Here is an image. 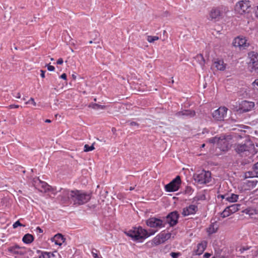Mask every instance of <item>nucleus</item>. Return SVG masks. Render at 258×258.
Here are the masks:
<instances>
[{
	"label": "nucleus",
	"mask_w": 258,
	"mask_h": 258,
	"mask_svg": "<svg viewBox=\"0 0 258 258\" xmlns=\"http://www.w3.org/2000/svg\"><path fill=\"white\" fill-rule=\"evenodd\" d=\"M244 212L249 216V217L253 219L258 218V210L254 209L248 208L244 210Z\"/></svg>",
	"instance_id": "aec40b11"
},
{
	"label": "nucleus",
	"mask_w": 258,
	"mask_h": 258,
	"mask_svg": "<svg viewBox=\"0 0 258 258\" xmlns=\"http://www.w3.org/2000/svg\"><path fill=\"white\" fill-rule=\"evenodd\" d=\"M93 108L94 109L100 108L103 109H105L106 107L104 105H99L98 104L95 103L93 105Z\"/></svg>",
	"instance_id": "72a5a7b5"
},
{
	"label": "nucleus",
	"mask_w": 258,
	"mask_h": 258,
	"mask_svg": "<svg viewBox=\"0 0 258 258\" xmlns=\"http://www.w3.org/2000/svg\"><path fill=\"white\" fill-rule=\"evenodd\" d=\"M34 185L41 192H46L52 190L53 194L54 195L56 194V192L54 191V189L51 186L48 185L46 182L41 181L39 178L34 180Z\"/></svg>",
	"instance_id": "6e6552de"
},
{
	"label": "nucleus",
	"mask_w": 258,
	"mask_h": 258,
	"mask_svg": "<svg viewBox=\"0 0 258 258\" xmlns=\"http://www.w3.org/2000/svg\"><path fill=\"white\" fill-rule=\"evenodd\" d=\"M59 192L60 194L57 198L62 204L73 203L75 206L82 205L87 203L91 199L90 194L82 190L61 188Z\"/></svg>",
	"instance_id": "f257e3e1"
},
{
	"label": "nucleus",
	"mask_w": 258,
	"mask_h": 258,
	"mask_svg": "<svg viewBox=\"0 0 258 258\" xmlns=\"http://www.w3.org/2000/svg\"><path fill=\"white\" fill-rule=\"evenodd\" d=\"M46 252H42L40 255H39V258H47L46 255H45Z\"/></svg>",
	"instance_id": "a18cd8bd"
},
{
	"label": "nucleus",
	"mask_w": 258,
	"mask_h": 258,
	"mask_svg": "<svg viewBox=\"0 0 258 258\" xmlns=\"http://www.w3.org/2000/svg\"><path fill=\"white\" fill-rule=\"evenodd\" d=\"M235 150L239 153L247 152L253 155L256 153L254 144L249 140H246L244 143L238 144L235 146Z\"/></svg>",
	"instance_id": "7ed1b4c3"
},
{
	"label": "nucleus",
	"mask_w": 258,
	"mask_h": 258,
	"mask_svg": "<svg viewBox=\"0 0 258 258\" xmlns=\"http://www.w3.org/2000/svg\"><path fill=\"white\" fill-rule=\"evenodd\" d=\"M146 224L148 226L154 228H161L164 227L163 221L155 217H151L147 219Z\"/></svg>",
	"instance_id": "9d476101"
},
{
	"label": "nucleus",
	"mask_w": 258,
	"mask_h": 258,
	"mask_svg": "<svg viewBox=\"0 0 258 258\" xmlns=\"http://www.w3.org/2000/svg\"><path fill=\"white\" fill-rule=\"evenodd\" d=\"M63 59L62 58H59L57 60L56 63L57 64H62L63 63Z\"/></svg>",
	"instance_id": "c03bdc74"
},
{
	"label": "nucleus",
	"mask_w": 258,
	"mask_h": 258,
	"mask_svg": "<svg viewBox=\"0 0 258 258\" xmlns=\"http://www.w3.org/2000/svg\"><path fill=\"white\" fill-rule=\"evenodd\" d=\"M95 149L93 145L89 146L88 145H85L84 146V152H89Z\"/></svg>",
	"instance_id": "2f4dec72"
},
{
	"label": "nucleus",
	"mask_w": 258,
	"mask_h": 258,
	"mask_svg": "<svg viewBox=\"0 0 258 258\" xmlns=\"http://www.w3.org/2000/svg\"><path fill=\"white\" fill-rule=\"evenodd\" d=\"M36 230L37 232H39L40 233H41L43 232V230L41 228H40L39 227H37L36 229Z\"/></svg>",
	"instance_id": "8fccbe9b"
},
{
	"label": "nucleus",
	"mask_w": 258,
	"mask_h": 258,
	"mask_svg": "<svg viewBox=\"0 0 258 258\" xmlns=\"http://www.w3.org/2000/svg\"><path fill=\"white\" fill-rule=\"evenodd\" d=\"M178 217L179 215L177 212L174 211L168 214L167 216V220L170 225L173 226L177 224Z\"/></svg>",
	"instance_id": "dca6fc26"
},
{
	"label": "nucleus",
	"mask_w": 258,
	"mask_h": 258,
	"mask_svg": "<svg viewBox=\"0 0 258 258\" xmlns=\"http://www.w3.org/2000/svg\"><path fill=\"white\" fill-rule=\"evenodd\" d=\"M250 58L248 67L251 73L258 75V54L254 52H251L248 54Z\"/></svg>",
	"instance_id": "0eeeda50"
},
{
	"label": "nucleus",
	"mask_w": 258,
	"mask_h": 258,
	"mask_svg": "<svg viewBox=\"0 0 258 258\" xmlns=\"http://www.w3.org/2000/svg\"><path fill=\"white\" fill-rule=\"evenodd\" d=\"M208 242L206 240H203L199 243L195 248L193 253L195 255H200L203 253L206 249Z\"/></svg>",
	"instance_id": "4468645a"
},
{
	"label": "nucleus",
	"mask_w": 258,
	"mask_h": 258,
	"mask_svg": "<svg viewBox=\"0 0 258 258\" xmlns=\"http://www.w3.org/2000/svg\"><path fill=\"white\" fill-rule=\"evenodd\" d=\"M227 110L228 109L226 107H220L213 112V117L216 120H223L226 116Z\"/></svg>",
	"instance_id": "ddd939ff"
},
{
	"label": "nucleus",
	"mask_w": 258,
	"mask_h": 258,
	"mask_svg": "<svg viewBox=\"0 0 258 258\" xmlns=\"http://www.w3.org/2000/svg\"><path fill=\"white\" fill-rule=\"evenodd\" d=\"M91 253L94 258H101V257L99 256L97 253L94 252L93 251H92Z\"/></svg>",
	"instance_id": "37998d69"
},
{
	"label": "nucleus",
	"mask_w": 258,
	"mask_h": 258,
	"mask_svg": "<svg viewBox=\"0 0 258 258\" xmlns=\"http://www.w3.org/2000/svg\"><path fill=\"white\" fill-rule=\"evenodd\" d=\"M157 230H150L148 232L141 226L133 227L132 229L125 231L124 233L132 238L134 241H142L148 237L154 235Z\"/></svg>",
	"instance_id": "f03ea898"
},
{
	"label": "nucleus",
	"mask_w": 258,
	"mask_h": 258,
	"mask_svg": "<svg viewBox=\"0 0 258 258\" xmlns=\"http://www.w3.org/2000/svg\"><path fill=\"white\" fill-rule=\"evenodd\" d=\"M40 72H41V74H40V76L42 78H45V71H43L42 70H40Z\"/></svg>",
	"instance_id": "09e8293b"
},
{
	"label": "nucleus",
	"mask_w": 258,
	"mask_h": 258,
	"mask_svg": "<svg viewBox=\"0 0 258 258\" xmlns=\"http://www.w3.org/2000/svg\"><path fill=\"white\" fill-rule=\"evenodd\" d=\"M18 226H24V225H23L20 222V221L18 220V221H17L16 222H15L13 225V227L14 228H17Z\"/></svg>",
	"instance_id": "c9c22d12"
},
{
	"label": "nucleus",
	"mask_w": 258,
	"mask_h": 258,
	"mask_svg": "<svg viewBox=\"0 0 258 258\" xmlns=\"http://www.w3.org/2000/svg\"><path fill=\"white\" fill-rule=\"evenodd\" d=\"M13 96L16 98L20 99V98H21V95L20 93L17 92V93H13Z\"/></svg>",
	"instance_id": "a19ab883"
},
{
	"label": "nucleus",
	"mask_w": 258,
	"mask_h": 258,
	"mask_svg": "<svg viewBox=\"0 0 258 258\" xmlns=\"http://www.w3.org/2000/svg\"><path fill=\"white\" fill-rule=\"evenodd\" d=\"M47 258H53L54 255L53 253L50 252H46V254Z\"/></svg>",
	"instance_id": "4c0bfd02"
},
{
	"label": "nucleus",
	"mask_w": 258,
	"mask_h": 258,
	"mask_svg": "<svg viewBox=\"0 0 258 258\" xmlns=\"http://www.w3.org/2000/svg\"><path fill=\"white\" fill-rule=\"evenodd\" d=\"M33 240L34 237L30 234H25L22 238L23 242L27 244L31 243L33 241Z\"/></svg>",
	"instance_id": "b1692460"
},
{
	"label": "nucleus",
	"mask_w": 258,
	"mask_h": 258,
	"mask_svg": "<svg viewBox=\"0 0 258 258\" xmlns=\"http://www.w3.org/2000/svg\"><path fill=\"white\" fill-rule=\"evenodd\" d=\"M195 58L197 60V61L199 62L200 64L202 66H204L205 64V60L204 59V57L203 55L202 54H197Z\"/></svg>",
	"instance_id": "bb28decb"
},
{
	"label": "nucleus",
	"mask_w": 258,
	"mask_h": 258,
	"mask_svg": "<svg viewBox=\"0 0 258 258\" xmlns=\"http://www.w3.org/2000/svg\"><path fill=\"white\" fill-rule=\"evenodd\" d=\"M159 38L156 36H148L147 41L150 43L154 42L155 41L159 40Z\"/></svg>",
	"instance_id": "7c9ffc66"
},
{
	"label": "nucleus",
	"mask_w": 258,
	"mask_h": 258,
	"mask_svg": "<svg viewBox=\"0 0 258 258\" xmlns=\"http://www.w3.org/2000/svg\"><path fill=\"white\" fill-rule=\"evenodd\" d=\"M212 258H219V255L216 254L213 256Z\"/></svg>",
	"instance_id": "6e6d98bb"
},
{
	"label": "nucleus",
	"mask_w": 258,
	"mask_h": 258,
	"mask_svg": "<svg viewBox=\"0 0 258 258\" xmlns=\"http://www.w3.org/2000/svg\"><path fill=\"white\" fill-rule=\"evenodd\" d=\"M254 169H258V162L254 165Z\"/></svg>",
	"instance_id": "864d4df0"
},
{
	"label": "nucleus",
	"mask_w": 258,
	"mask_h": 258,
	"mask_svg": "<svg viewBox=\"0 0 258 258\" xmlns=\"http://www.w3.org/2000/svg\"><path fill=\"white\" fill-rule=\"evenodd\" d=\"M19 107V105H16V104H11L7 107V108L9 109L18 108Z\"/></svg>",
	"instance_id": "ea45409f"
},
{
	"label": "nucleus",
	"mask_w": 258,
	"mask_h": 258,
	"mask_svg": "<svg viewBox=\"0 0 258 258\" xmlns=\"http://www.w3.org/2000/svg\"><path fill=\"white\" fill-rule=\"evenodd\" d=\"M51 121L50 119H46V120H45V122H47V123H50V122H51Z\"/></svg>",
	"instance_id": "5fc2aeb1"
},
{
	"label": "nucleus",
	"mask_w": 258,
	"mask_h": 258,
	"mask_svg": "<svg viewBox=\"0 0 258 258\" xmlns=\"http://www.w3.org/2000/svg\"><path fill=\"white\" fill-rule=\"evenodd\" d=\"M233 44L235 47H238L240 49L245 48L248 46V44L246 42L245 37L238 36L235 38L233 41Z\"/></svg>",
	"instance_id": "2eb2a0df"
},
{
	"label": "nucleus",
	"mask_w": 258,
	"mask_h": 258,
	"mask_svg": "<svg viewBox=\"0 0 258 258\" xmlns=\"http://www.w3.org/2000/svg\"><path fill=\"white\" fill-rule=\"evenodd\" d=\"M221 15L220 11L218 8H213L209 13L210 18L211 20L218 18Z\"/></svg>",
	"instance_id": "4be33fe9"
},
{
	"label": "nucleus",
	"mask_w": 258,
	"mask_h": 258,
	"mask_svg": "<svg viewBox=\"0 0 258 258\" xmlns=\"http://www.w3.org/2000/svg\"><path fill=\"white\" fill-rule=\"evenodd\" d=\"M213 66L217 70L223 71L226 69V64L224 63L223 59L217 58L214 59L213 61Z\"/></svg>",
	"instance_id": "a211bd4d"
},
{
	"label": "nucleus",
	"mask_w": 258,
	"mask_h": 258,
	"mask_svg": "<svg viewBox=\"0 0 258 258\" xmlns=\"http://www.w3.org/2000/svg\"><path fill=\"white\" fill-rule=\"evenodd\" d=\"M240 206V204H233L228 206L231 213H234L239 210Z\"/></svg>",
	"instance_id": "c85d7f7f"
},
{
	"label": "nucleus",
	"mask_w": 258,
	"mask_h": 258,
	"mask_svg": "<svg viewBox=\"0 0 258 258\" xmlns=\"http://www.w3.org/2000/svg\"><path fill=\"white\" fill-rule=\"evenodd\" d=\"M159 234L163 243L171 237V234L168 232H162Z\"/></svg>",
	"instance_id": "cd10ccee"
},
{
	"label": "nucleus",
	"mask_w": 258,
	"mask_h": 258,
	"mask_svg": "<svg viewBox=\"0 0 258 258\" xmlns=\"http://www.w3.org/2000/svg\"><path fill=\"white\" fill-rule=\"evenodd\" d=\"M209 142L212 144L217 143L218 148L223 151L227 150L229 146L228 141L225 136L209 139Z\"/></svg>",
	"instance_id": "20e7f679"
},
{
	"label": "nucleus",
	"mask_w": 258,
	"mask_h": 258,
	"mask_svg": "<svg viewBox=\"0 0 258 258\" xmlns=\"http://www.w3.org/2000/svg\"><path fill=\"white\" fill-rule=\"evenodd\" d=\"M32 104L34 106H36V103L35 102L34 99L32 97L30 98V99L27 102H25L26 104Z\"/></svg>",
	"instance_id": "473e14b6"
},
{
	"label": "nucleus",
	"mask_w": 258,
	"mask_h": 258,
	"mask_svg": "<svg viewBox=\"0 0 258 258\" xmlns=\"http://www.w3.org/2000/svg\"><path fill=\"white\" fill-rule=\"evenodd\" d=\"M253 88L258 91V79L255 80V81L252 84Z\"/></svg>",
	"instance_id": "e433bc0d"
},
{
	"label": "nucleus",
	"mask_w": 258,
	"mask_h": 258,
	"mask_svg": "<svg viewBox=\"0 0 258 258\" xmlns=\"http://www.w3.org/2000/svg\"><path fill=\"white\" fill-rule=\"evenodd\" d=\"M256 176H258V175H256Z\"/></svg>",
	"instance_id": "e2e57ef3"
},
{
	"label": "nucleus",
	"mask_w": 258,
	"mask_h": 258,
	"mask_svg": "<svg viewBox=\"0 0 258 258\" xmlns=\"http://www.w3.org/2000/svg\"><path fill=\"white\" fill-rule=\"evenodd\" d=\"M195 111L191 110H183L176 113V115L177 116H186L193 117L195 115Z\"/></svg>",
	"instance_id": "412c9836"
},
{
	"label": "nucleus",
	"mask_w": 258,
	"mask_h": 258,
	"mask_svg": "<svg viewBox=\"0 0 258 258\" xmlns=\"http://www.w3.org/2000/svg\"><path fill=\"white\" fill-rule=\"evenodd\" d=\"M47 70L49 71H53L55 70V68L53 66L48 65Z\"/></svg>",
	"instance_id": "79ce46f5"
},
{
	"label": "nucleus",
	"mask_w": 258,
	"mask_h": 258,
	"mask_svg": "<svg viewBox=\"0 0 258 258\" xmlns=\"http://www.w3.org/2000/svg\"><path fill=\"white\" fill-rule=\"evenodd\" d=\"M92 42H92V41H91H91H90L89 42V44H92Z\"/></svg>",
	"instance_id": "052dcab7"
},
{
	"label": "nucleus",
	"mask_w": 258,
	"mask_h": 258,
	"mask_svg": "<svg viewBox=\"0 0 258 258\" xmlns=\"http://www.w3.org/2000/svg\"><path fill=\"white\" fill-rule=\"evenodd\" d=\"M194 179L198 184H206L211 180V174L209 171L203 170L198 174L194 175Z\"/></svg>",
	"instance_id": "39448f33"
},
{
	"label": "nucleus",
	"mask_w": 258,
	"mask_h": 258,
	"mask_svg": "<svg viewBox=\"0 0 258 258\" xmlns=\"http://www.w3.org/2000/svg\"><path fill=\"white\" fill-rule=\"evenodd\" d=\"M22 99H23V100H26V98H25V97H23V98H22Z\"/></svg>",
	"instance_id": "680f3d73"
},
{
	"label": "nucleus",
	"mask_w": 258,
	"mask_h": 258,
	"mask_svg": "<svg viewBox=\"0 0 258 258\" xmlns=\"http://www.w3.org/2000/svg\"><path fill=\"white\" fill-rule=\"evenodd\" d=\"M218 229L217 224L213 223L211 224L209 227L207 229V232L209 235H211L213 233H216Z\"/></svg>",
	"instance_id": "5701e85b"
},
{
	"label": "nucleus",
	"mask_w": 258,
	"mask_h": 258,
	"mask_svg": "<svg viewBox=\"0 0 258 258\" xmlns=\"http://www.w3.org/2000/svg\"><path fill=\"white\" fill-rule=\"evenodd\" d=\"M251 7V3L248 0H241L236 4L235 10L237 13L243 15L248 12Z\"/></svg>",
	"instance_id": "423d86ee"
},
{
	"label": "nucleus",
	"mask_w": 258,
	"mask_h": 258,
	"mask_svg": "<svg viewBox=\"0 0 258 258\" xmlns=\"http://www.w3.org/2000/svg\"><path fill=\"white\" fill-rule=\"evenodd\" d=\"M60 78L65 80H67V75L65 73H63L61 76H60Z\"/></svg>",
	"instance_id": "de8ad7c7"
},
{
	"label": "nucleus",
	"mask_w": 258,
	"mask_h": 258,
	"mask_svg": "<svg viewBox=\"0 0 258 258\" xmlns=\"http://www.w3.org/2000/svg\"><path fill=\"white\" fill-rule=\"evenodd\" d=\"M238 197L239 196L238 195L231 194L226 197V200L231 203H234L237 202L238 199Z\"/></svg>",
	"instance_id": "393cba45"
},
{
	"label": "nucleus",
	"mask_w": 258,
	"mask_h": 258,
	"mask_svg": "<svg viewBox=\"0 0 258 258\" xmlns=\"http://www.w3.org/2000/svg\"><path fill=\"white\" fill-rule=\"evenodd\" d=\"M255 104L253 102L246 100L242 101L239 105L237 111L240 112H246L251 110L254 107Z\"/></svg>",
	"instance_id": "f8f14e48"
},
{
	"label": "nucleus",
	"mask_w": 258,
	"mask_h": 258,
	"mask_svg": "<svg viewBox=\"0 0 258 258\" xmlns=\"http://www.w3.org/2000/svg\"><path fill=\"white\" fill-rule=\"evenodd\" d=\"M211 253L206 252L204 254L203 257L204 258H209L211 256Z\"/></svg>",
	"instance_id": "49530a36"
},
{
	"label": "nucleus",
	"mask_w": 258,
	"mask_h": 258,
	"mask_svg": "<svg viewBox=\"0 0 258 258\" xmlns=\"http://www.w3.org/2000/svg\"><path fill=\"white\" fill-rule=\"evenodd\" d=\"M249 247L248 246H243V247H240L239 250L241 253H243L244 251L249 249Z\"/></svg>",
	"instance_id": "58836bf2"
},
{
	"label": "nucleus",
	"mask_w": 258,
	"mask_h": 258,
	"mask_svg": "<svg viewBox=\"0 0 258 258\" xmlns=\"http://www.w3.org/2000/svg\"><path fill=\"white\" fill-rule=\"evenodd\" d=\"M134 188H134V187H132V186H131V187H130V189H130V190H134Z\"/></svg>",
	"instance_id": "4d7b16f0"
},
{
	"label": "nucleus",
	"mask_w": 258,
	"mask_h": 258,
	"mask_svg": "<svg viewBox=\"0 0 258 258\" xmlns=\"http://www.w3.org/2000/svg\"><path fill=\"white\" fill-rule=\"evenodd\" d=\"M226 195H219L218 196V198H221L222 199H226Z\"/></svg>",
	"instance_id": "3c124183"
},
{
	"label": "nucleus",
	"mask_w": 258,
	"mask_h": 258,
	"mask_svg": "<svg viewBox=\"0 0 258 258\" xmlns=\"http://www.w3.org/2000/svg\"><path fill=\"white\" fill-rule=\"evenodd\" d=\"M181 182L180 177L178 175L171 182L165 185V189L166 191L168 192L176 191L179 189Z\"/></svg>",
	"instance_id": "1a4fd4ad"
},
{
	"label": "nucleus",
	"mask_w": 258,
	"mask_h": 258,
	"mask_svg": "<svg viewBox=\"0 0 258 258\" xmlns=\"http://www.w3.org/2000/svg\"><path fill=\"white\" fill-rule=\"evenodd\" d=\"M170 255L172 258H178L181 255V253L180 252H172L170 253Z\"/></svg>",
	"instance_id": "f704fd0d"
},
{
	"label": "nucleus",
	"mask_w": 258,
	"mask_h": 258,
	"mask_svg": "<svg viewBox=\"0 0 258 258\" xmlns=\"http://www.w3.org/2000/svg\"><path fill=\"white\" fill-rule=\"evenodd\" d=\"M130 125L132 126L138 125V123L135 121H132L130 123Z\"/></svg>",
	"instance_id": "603ef678"
},
{
	"label": "nucleus",
	"mask_w": 258,
	"mask_h": 258,
	"mask_svg": "<svg viewBox=\"0 0 258 258\" xmlns=\"http://www.w3.org/2000/svg\"><path fill=\"white\" fill-rule=\"evenodd\" d=\"M198 210V208L195 205H190L188 207L183 208L182 215L183 216H187L190 215L195 214Z\"/></svg>",
	"instance_id": "f3484780"
},
{
	"label": "nucleus",
	"mask_w": 258,
	"mask_h": 258,
	"mask_svg": "<svg viewBox=\"0 0 258 258\" xmlns=\"http://www.w3.org/2000/svg\"><path fill=\"white\" fill-rule=\"evenodd\" d=\"M232 213H231L230 209L228 207H226L225 210L221 213V217L223 218H226L230 216Z\"/></svg>",
	"instance_id": "c756f323"
},
{
	"label": "nucleus",
	"mask_w": 258,
	"mask_h": 258,
	"mask_svg": "<svg viewBox=\"0 0 258 258\" xmlns=\"http://www.w3.org/2000/svg\"><path fill=\"white\" fill-rule=\"evenodd\" d=\"M65 240L62 234H57L51 239V241L56 245H61Z\"/></svg>",
	"instance_id": "6ab92c4d"
},
{
	"label": "nucleus",
	"mask_w": 258,
	"mask_h": 258,
	"mask_svg": "<svg viewBox=\"0 0 258 258\" xmlns=\"http://www.w3.org/2000/svg\"><path fill=\"white\" fill-rule=\"evenodd\" d=\"M205 146V144H203L202 145V148H204Z\"/></svg>",
	"instance_id": "13d9d810"
},
{
	"label": "nucleus",
	"mask_w": 258,
	"mask_h": 258,
	"mask_svg": "<svg viewBox=\"0 0 258 258\" xmlns=\"http://www.w3.org/2000/svg\"><path fill=\"white\" fill-rule=\"evenodd\" d=\"M219 258H225L224 256H219Z\"/></svg>",
	"instance_id": "bf43d9fd"
},
{
	"label": "nucleus",
	"mask_w": 258,
	"mask_h": 258,
	"mask_svg": "<svg viewBox=\"0 0 258 258\" xmlns=\"http://www.w3.org/2000/svg\"><path fill=\"white\" fill-rule=\"evenodd\" d=\"M163 243L159 234L156 236L152 241V243L155 245H158Z\"/></svg>",
	"instance_id": "a878e982"
},
{
	"label": "nucleus",
	"mask_w": 258,
	"mask_h": 258,
	"mask_svg": "<svg viewBox=\"0 0 258 258\" xmlns=\"http://www.w3.org/2000/svg\"><path fill=\"white\" fill-rule=\"evenodd\" d=\"M8 251L15 255V257H17V255H23L26 253L25 247L20 246L17 244L8 247Z\"/></svg>",
	"instance_id": "9b49d317"
}]
</instances>
